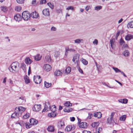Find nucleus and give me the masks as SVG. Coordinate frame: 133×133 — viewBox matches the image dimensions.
Returning a JSON list of instances; mask_svg holds the SVG:
<instances>
[{"mask_svg":"<svg viewBox=\"0 0 133 133\" xmlns=\"http://www.w3.org/2000/svg\"><path fill=\"white\" fill-rule=\"evenodd\" d=\"M74 9V7L72 6H68L66 8V10H73Z\"/></svg>","mask_w":133,"mask_h":133,"instance_id":"51","label":"nucleus"},{"mask_svg":"<svg viewBox=\"0 0 133 133\" xmlns=\"http://www.w3.org/2000/svg\"><path fill=\"white\" fill-rule=\"evenodd\" d=\"M127 26L128 28H133V21L129 22Z\"/></svg>","mask_w":133,"mask_h":133,"instance_id":"37","label":"nucleus"},{"mask_svg":"<svg viewBox=\"0 0 133 133\" xmlns=\"http://www.w3.org/2000/svg\"><path fill=\"white\" fill-rule=\"evenodd\" d=\"M71 68L70 67L68 66L67 67L65 70V72L67 74H69L71 72Z\"/></svg>","mask_w":133,"mask_h":133,"instance_id":"30","label":"nucleus"},{"mask_svg":"<svg viewBox=\"0 0 133 133\" xmlns=\"http://www.w3.org/2000/svg\"><path fill=\"white\" fill-rule=\"evenodd\" d=\"M99 124V123L98 122H94L91 124V126L92 127L98 129L97 127L98 126Z\"/></svg>","mask_w":133,"mask_h":133,"instance_id":"25","label":"nucleus"},{"mask_svg":"<svg viewBox=\"0 0 133 133\" xmlns=\"http://www.w3.org/2000/svg\"><path fill=\"white\" fill-rule=\"evenodd\" d=\"M26 109V108L23 107L19 106L17 107H16L15 110L16 112H17L18 113H20V116H21L22 113Z\"/></svg>","mask_w":133,"mask_h":133,"instance_id":"6","label":"nucleus"},{"mask_svg":"<svg viewBox=\"0 0 133 133\" xmlns=\"http://www.w3.org/2000/svg\"><path fill=\"white\" fill-rule=\"evenodd\" d=\"M89 116L88 117V119H90L91 118V116L92 115V114L91 113H89L88 114Z\"/></svg>","mask_w":133,"mask_h":133,"instance_id":"56","label":"nucleus"},{"mask_svg":"<svg viewBox=\"0 0 133 133\" xmlns=\"http://www.w3.org/2000/svg\"><path fill=\"white\" fill-rule=\"evenodd\" d=\"M125 77H127V76L122 71L120 70V72Z\"/></svg>","mask_w":133,"mask_h":133,"instance_id":"63","label":"nucleus"},{"mask_svg":"<svg viewBox=\"0 0 133 133\" xmlns=\"http://www.w3.org/2000/svg\"><path fill=\"white\" fill-rule=\"evenodd\" d=\"M14 18L16 21L19 22L21 19V16L19 14H16L14 16Z\"/></svg>","mask_w":133,"mask_h":133,"instance_id":"16","label":"nucleus"},{"mask_svg":"<svg viewBox=\"0 0 133 133\" xmlns=\"http://www.w3.org/2000/svg\"><path fill=\"white\" fill-rule=\"evenodd\" d=\"M25 0H16L17 2L19 4H23L24 3Z\"/></svg>","mask_w":133,"mask_h":133,"instance_id":"45","label":"nucleus"},{"mask_svg":"<svg viewBox=\"0 0 133 133\" xmlns=\"http://www.w3.org/2000/svg\"><path fill=\"white\" fill-rule=\"evenodd\" d=\"M120 45H123L124 47H126L128 46L127 45L125 44V42L122 38L120 40Z\"/></svg>","mask_w":133,"mask_h":133,"instance_id":"21","label":"nucleus"},{"mask_svg":"<svg viewBox=\"0 0 133 133\" xmlns=\"http://www.w3.org/2000/svg\"><path fill=\"white\" fill-rule=\"evenodd\" d=\"M64 122L61 121L58 122L57 127L58 128L61 129L64 128Z\"/></svg>","mask_w":133,"mask_h":133,"instance_id":"13","label":"nucleus"},{"mask_svg":"<svg viewBox=\"0 0 133 133\" xmlns=\"http://www.w3.org/2000/svg\"><path fill=\"white\" fill-rule=\"evenodd\" d=\"M129 52L128 50H125L123 52V54L125 56H127L129 55Z\"/></svg>","mask_w":133,"mask_h":133,"instance_id":"40","label":"nucleus"},{"mask_svg":"<svg viewBox=\"0 0 133 133\" xmlns=\"http://www.w3.org/2000/svg\"><path fill=\"white\" fill-rule=\"evenodd\" d=\"M34 18H37L39 17L38 14L36 11H34L32 12L30 14V17Z\"/></svg>","mask_w":133,"mask_h":133,"instance_id":"9","label":"nucleus"},{"mask_svg":"<svg viewBox=\"0 0 133 133\" xmlns=\"http://www.w3.org/2000/svg\"><path fill=\"white\" fill-rule=\"evenodd\" d=\"M1 10L4 12H6L7 10V8L5 7L2 6L1 7Z\"/></svg>","mask_w":133,"mask_h":133,"instance_id":"46","label":"nucleus"},{"mask_svg":"<svg viewBox=\"0 0 133 133\" xmlns=\"http://www.w3.org/2000/svg\"><path fill=\"white\" fill-rule=\"evenodd\" d=\"M78 66H77V68L78 69V71L79 72L81 73V74L83 73V70L81 69L78 66V65H77Z\"/></svg>","mask_w":133,"mask_h":133,"instance_id":"50","label":"nucleus"},{"mask_svg":"<svg viewBox=\"0 0 133 133\" xmlns=\"http://www.w3.org/2000/svg\"><path fill=\"white\" fill-rule=\"evenodd\" d=\"M47 130L49 132H53L55 131L54 127L53 126L50 125L48 127Z\"/></svg>","mask_w":133,"mask_h":133,"instance_id":"20","label":"nucleus"},{"mask_svg":"<svg viewBox=\"0 0 133 133\" xmlns=\"http://www.w3.org/2000/svg\"><path fill=\"white\" fill-rule=\"evenodd\" d=\"M43 14L45 16H49L50 15V12L49 10L48 9H45L43 10Z\"/></svg>","mask_w":133,"mask_h":133,"instance_id":"14","label":"nucleus"},{"mask_svg":"<svg viewBox=\"0 0 133 133\" xmlns=\"http://www.w3.org/2000/svg\"><path fill=\"white\" fill-rule=\"evenodd\" d=\"M34 80L36 83L38 84L41 82L42 79L40 76L36 75L34 76Z\"/></svg>","mask_w":133,"mask_h":133,"instance_id":"4","label":"nucleus"},{"mask_svg":"<svg viewBox=\"0 0 133 133\" xmlns=\"http://www.w3.org/2000/svg\"><path fill=\"white\" fill-rule=\"evenodd\" d=\"M80 55L78 54H77L74 55L72 59V61L75 64L77 63V65H78V62L79 61Z\"/></svg>","mask_w":133,"mask_h":133,"instance_id":"3","label":"nucleus"},{"mask_svg":"<svg viewBox=\"0 0 133 133\" xmlns=\"http://www.w3.org/2000/svg\"><path fill=\"white\" fill-rule=\"evenodd\" d=\"M72 110L73 109L72 108L70 107H66L64 108L63 110L65 112L69 113L71 112Z\"/></svg>","mask_w":133,"mask_h":133,"instance_id":"17","label":"nucleus"},{"mask_svg":"<svg viewBox=\"0 0 133 133\" xmlns=\"http://www.w3.org/2000/svg\"><path fill=\"white\" fill-rule=\"evenodd\" d=\"M125 77H127V76L122 71L120 70V72Z\"/></svg>","mask_w":133,"mask_h":133,"instance_id":"64","label":"nucleus"},{"mask_svg":"<svg viewBox=\"0 0 133 133\" xmlns=\"http://www.w3.org/2000/svg\"><path fill=\"white\" fill-rule=\"evenodd\" d=\"M21 9V7L19 6H16L15 8V10L19 12Z\"/></svg>","mask_w":133,"mask_h":133,"instance_id":"42","label":"nucleus"},{"mask_svg":"<svg viewBox=\"0 0 133 133\" xmlns=\"http://www.w3.org/2000/svg\"><path fill=\"white\" fill-rule=\"evenodd\" d=\"M102 6H97L95 7V9L97 11H98L100 9H101L102 8Z\"/></svg>","mask_w":133,"mask_h":133,"instance_id":"48","label":"nucleus"},{"mask_svg":"<svg viewBox=\"0 0 133 133\" xmlns=\"http://www.w3.org/2000/svg\"><path fill=\"white\" fill-rule=\"evenodd\" d=\"M50 108V110L52 112H55L56 111V106L55 105H52Z\"/></svg>","mask_w":133,"mask_h":133,"instance_id":"34","label":"nucleus"},{"mask_svg":"<svg viewBox=\"0 0 133 133\" xmlns=\"http://www.w3.org/2000/svg\"><path fill=\"white\" fill-rule=\"evenodd\" d=\"M126 115H124L120 117L119 119L121 121H124L126 118Z\"/></svg>","mask_w":133,"mask_h":133,"instance_id":"36","label":"nucleus"},{"mask_svg":"<svg viewBox=\"0 0 133 133\" xmlns=\"http://www.w3.org/2000/svg\"><path fill=\"white\" fill-rule=\"evenodd\" d=\"M31 67H29V69H28V74L29 75H30L31 73Z\"/></svg>","mask_w":133,"mask_h":133,"instance_id":"59","label":"nucleus"},{"mask_svg":"<svg viewBox=\"0 0 133 133\" xmlns=\"http://www.w3.org/2000/svg\"><path fill=\"white\" fill-rule=\"evenodd\" d=\"M64 105L66 107H70L72 106V104L69 102H66L64 104Z\"/></svg>","mask_w":133,"mask_h":133,"instance_id":"31","label":"nucleus"},{"mask_svg":"<svg viewBox=\"0 0 133 133\" xmlns=\"http://www.w3.org/2000/svg\"><path fill=\"white\" fill-rule=\"evenodd\" d=\"M43 68L45 71L48 72L51 69V67L49 64H46L44 65Z\"/></svg>","mask_w":133,"mask_h":133,"instance_id":"10","label":"nucleus"},{"mask_svg":"<svg viewBox=\"0 0 133 133\" xmlns=\"http://www.w3.org/2000/svg\"><path fill=\"white\" fill-rule=\"evenodd\" d=\"M102 130V128L100 127H99L98 129H96V132H94V133H100L101 132Z\"/></svg>","mask_w":133,"mask_h":133,"instance_id":"43","label":"nucleus"},{"mask_svg":"<svg viewBox=\"0 0 133 133\" xmlns=\"http://www.w3.org/2000/svg\"><path fill=\"white\" fill-rule=\"evenodd\" d=\"M22 17L24 21H27L30 18V14L27 11H24L22 13Z\"/></svg>","mask_w":133,"mask_h":133,"instance_id":"2","label":"nucleus"},{"mask_svg":"<svg viewBox=\"0 0 133 133\" xmlns=\"http://www.w3.org/2000/svg\"><path fill=\"white\" fill-rule=\"evenodd\" d=\"M48 116L50 118L54 117L56 116V114L55 112H52L51 113L48 114Z\"/></svg>","mask_w":133,"mask_h":133,"instance_id":"28","label":"nucleus"},{"mask_svg":"<svg viewBox=\"0 0 133 133\" xmlns=\"http://www.w3.org/2000/svg\"><path fill=\"white\" fill-rule=\"evenodd\" d=\"M70 119L71 121H74L75 120V118L74 117H70Z\"/></svg>","mask_w":133,"mask_h":133,"instance_id":"60","label":"nucleus"},{"mask_svg":"<svg viewBox=\"0 0 133 133\" xmlns=\"http://www.w3.org/2000/svg\"><path fill=\"white\" fill-rule=\"evenodd\" d=\"M68 51L73 52L75 51V50L74 49L68 48L66 49L65 54V55L67 54V53H66L68 52Z\"/></svg>","mask_w":133,"mask_h":133,"instance_id":"29","label":"nucleus"},{"mask_svg":"<svg viewBox=\"0 0 133 133\" xmlns=\"http://www.w3.org/2000/svg\"><path fill=\"white\" fill-rule=\"evenodd\" d=\"M48 6L51 9H52L54 8L53 5L51 4V3H47Z\"/></svg>","mask_w":133,"mask_h":133,"instance_id":"49","label":"nucleus"},{"mask_svg":"<svg viewBox=\"0 0 133 133\" xmlns=\"http://www.w3.org/2000/svg\"><path fill=\"white\" fill-rule=\"evenodd\" d=\"M19 66V63L17 62L12 63L10 66L9 67L10 71L13 73H16L17 72V69Z\"/></svg>","mask_w":133,"mask_h":133,"instance_id":"1","label":"nucleus"},{"mask_svg":"<svg viewBox=\"0 0 133 133\" xmlns=\"http://www.w3.org/2000/svg\"><path fill=\"white\" fill-rule=\"evenodd\" d=\"M115 114V112H112L111 113L110 117L108 118L107 119L108 123L109 124H111L112 123L113 121L114 122H115V121L113 119V117Z\"/></svg>","mask_w":133,"mask_h":133,"instance_id":"5","label":"nucleus"},{"mask_svg":"<svg viewBox=\"0 0 133 133\" xmlns=\"http://www.w3.org/2000/svg\"><path fill=\"white\" fill-rule=\"evenodd\" d=\"M59 55V52L58 51H56L55 52L54 56L56 58Z\"/></svg>","mask_w":133,"mask_h":133,"instance_id":"47","label":"nucleus"},{"mask_svg":"<svg viewBox=\"0 0 133 133\" xmlns=\"http://www.w3.org/2000/svg\"><path fill=\"white\" fill-rule=\"evenodd\" d=\"M51 30L52 31H55L56 30V28L55 27L53 26L51 28Z\"/></svg>","mask_w":133,"mask_h":133,"instance_id":"57","label":"nucleus"},{"mask_svg":"<svg viewBox=\"0 0 133 133\" xmlns=\"http://www.w3.org/2000/svg\"><path fill=\"white\" fill-rule=\"evenodd\" d=\"M123 103L126 104L128 102V100L126 99H123Z\"/></svg>","mask_w":133,"mask_h":133,"instance_id":"58","label":"nucleus"},{"mask_svg":"<svg viewBox=\"0 0 133 133\" xmlns=\"http://www.w3.org/2000/svg\"><path fill=\"white\" fill-rule=\"evenodd\" d=\"M74 41L75 43L79 44L81 43H82L83 42V40L82 39H78L75 40Z\"/></svg>","mask_w":133,"mask_h":133,"instance_id":"24","label":"nucleus"},{"mask_svg":"<svg viewBox=\"0 0 133 133\" xmlns=\"http://www.w3.org/2000/svg\"><path fill=\"white\" fill-rule=\"evenodd\" d=\"M98 114H100V112H97L94 115V117H97L98 118H99V117L98 116Z\"/></svg>","mask_w":133,"mask_h":133,"instance_id":"53","label":"nucleus"},{"mask_svg":"<svg viewBox=\"0 0 133 133\" xmlns=\"http://www.w3.org/2000/svg\"><path fill=\"white\" fill-rule=\"evenodd\" d=\"M46 2V0H41L40 2V4H42Z\"/></svg>","mask_w":133,"mask_h":133,"instance_id":"55","label":"nucleus"},{"mask_svg":"<svg viewBox=\"0 0 133 133\" xmlns=\"http://www.w3.org/2000/svg\"><path fill=\"white\" fill-rule=\"evenodd\" d=\"M20 113H18V112L15 110V112L11 116L12 118H16L20 116Z\"/></svg>","mask_w":133,"mask_h":133,"instance_id":"15","label":"nucleus"},{"mask_svg":"<svg viewBox=\"0 0 133 133\" xmlns=\"http://www.w3.org/2000/svg\"><path fill=\"white\" fill-rule=\"evenodd\" d=\"M81 61L82 63L85 65H87L88 64V62L85 59L83 58L81 59Z\"/></svg>","mask_w":133,"mask_h":133,"instance_id":"39","label":"nucleus"},{"mask_svg":"<svg viewBox=\"0 0 133 133\" xmlns=\"http://www.w3.org/2000/svg\"><path fill=\"white\" fill-rule=\"evenodd\" d=\"M29 122L32 125H36L38 122L37 120L34 118L30 119L29 120Z\"/></svg>","mask_w":133,"mask_h":133,"instance_id":"12","label":"nucleus"},{"mask_svg":"<svg viewBox=\"0 0 133 133\" xmlns=\"http://www.w3.org/2000/svg\"><path fill=\"white\" fill-rule=\"evenodd\" d=\"M25 82L26 84H28L30 83V81L29 78L27 75H25L24 77Z\"/></svg>","mask_w":133,"mask_h":133,"instance_id":"22","label":"nucleus"},{"mask_svg":"<svg viewBox=\"0 0 133 133\" xmlns=\"http://www.w3.org/2000/svg\"><path fill=\"white\" fill-rule=\"evenodd\" d=\"M125 77H127V76L122 71L120 70V72Z\"/></svg>","mask_w":133,"mask_h":133,"instance_id":"62","label":"nucleus"},{"mask_svg":"<svg viewBox=\"0 0 133 133\" xmlns=\"http://www.w3.org/2000/svg\"><path fill=\"white\" fill-rule=\"evenodd\" d=\"M133 38V36L130 34H128L125 37V39L127 41L130 40Z\"/></svg>","mask_w":133,"mask_h":133,"instance_id":"23","label":"nucleus"},{"mask_svg":"<svg viewBox=\"0 0 133 133\" xmlns=\"http://www.w3.org/2000/svg\"><path fill=\"white\" fill-rule=\"evenodd\" d=\"M87 126V123L85 122H82L79 123V127L81 128H86Z\"/></svg>","mask_w":133,"mask_h":133,"instance_id":"18","label":"nucleus"},{"mask_svg":"<svg viewBox=\"0 0 133 133\" xmlns=\"http://www.w3.org/2000/svg\"><path fill=\"white\" fill-rule=\"evenodd\" d=\"M32 62V61L29 57L26 58L25 59V62L27 64H30Z\"/></svg>","mask_w":133,"mask_h":133,"instance_id":"19","label":"nucleus"},{"mask_svg":"<svg viewBox=\"0 0 133 133\" xmlns=\"http://www.w3.org/2000/svg\"><path fill=\"white\" fill-rule=\"evenodd\" d=\"M98 43V41L97 39H95L93 42V43L94 44H96L97 45Z\"/></svg>","mask_w":133,"mask_h":133,"instance_id":"54","label":"nucleus"},{"mask_svg":"<svg viewBox=\"0 0 133 133\" xmlns=\"http://www.w3.org/2000/svg\"><path fill=\"white\" fill-rule=\"evenodd\" d=\"M46 60L48 62H50L51 61V57L50 55H46L45 57Z\"/></svg>","mask_w":133,"mask_h":133,"instance_id":"33","label":"nucleus"},{"mask_svg":"<svg viewBox=\"0 0 133 133\" xmlns=\"http://www.w3.org/2000/svg\"><path fill=\"white\" fill-rule=\"evenodd\" d=\"M82 133H91V132L90 131L85 130L83 131Z\"/></svg>","mask_w":133,"mask_h":133,"instance_id":"61","label":"nucleus"},{"mask_svg":"<svg viewBox=\"0 0 133 133\" xmlns=\"http://www.w3.org/2000/svg\"><path fill=\"white\" fill-rule=\"evenodd\" d=\"M112 68L113 69L115 70V72L116 73L118 72H120V70L119 69L117 68L113 67Z\"/></svg>","mask_w":133,"mask_h":133,"instance_id":"44","label":"nucleus"},{"mask_svg":"<svg viewBox=\"0 0 133 133\" xmlns=\"http://www.w3.org/2000/svg\"><path fill=\"white\" fill-rule=\"evenodd\" d=\"M25 127L27 129H29L32 126V125L29 123H26L25 124Z\"/></svg>","mask_w":133,"mask_h":133,"instance_id":"41","label":"nucleus"},{"mask_svg":"<svg viewBox=\"0 0 133 133\" xmlns=\"http://www.w3.org/2000/svg\"><path fill=\"white\" fill-rule=\"evenodd\" d=\"M41 57L42 56L39 54H38L35 56L34 58L35 60L39 61L41 59Z\"/></svg>","mask_w":133,"mask_h":133,"instance_id":"26","label":"nucleus"},{"mask_svg":"<svg viewBox=\"0 0 133 133\" xmlns=\"http://www.w3.org/2000/svg\"><path fill=\"white\" fill-rule=\"evenodd\" d=\"M55 75L57 76H61L62 73L59 70H56L54 73Z\"/></svg>","mask_w":133,"mask_h":133,"instance_id":"27","label":"nucleus"},{"mask_svg":"<svg viewBox=\"0 0 133 133\" xmlns=\"http://www.w3.org/2000/svg\"><path fill=\"white\" fill-rule=\"evenodd\" d=\"M20 99H21L22 100V103H25V99L23 97H20L19 98Z\"/></svg>","mask_w":133,"mask_h":133,"instance_id":"52","label":"nucleus"},{"mask_svg":"<svg viewBox=\"0 0 133 133\" xmlns=\"http://www.w3.org/2000/svg\"><path fill=\"white\" fill-rule=\"evenodd\" d=\"M71 130H72V127L71 125L68 126L65 129V130L67 131H70Z\"/></svg>","mask_w":133,"mask_h":133,"instance_id":"32","label":"nucleus"},{"mask_svg":"<svg viewBox=\"0 0 133 133\" xmlns=\"http://www.w3.org/2000/svg\"><path fill=\"white\" fill-rule=\"evenodd\" d=\"M50 107V104L49 102H46L45 104L44 109L43 110V112L47 111L49 110Z\"/></svg>","mask_w":133,"mask_h":133,"instance_id":"8","label":"nucleus"},{"mask_svg":"<svg viewBox=\"0 0 133 133\" xmlns=\"http://www.w3.org/2000/svg\"><path fill=\"white\" fill-rule=\"evenodd\" d=\"M30 116V114L28 113H26L23 116V118L24 119H26L28 118Z\"/></svg>","mask_w":133,"mask_h":133,"instance_id":"38","label":"nucleus"},{"mask_svg":"<svg viewBox=\"0 0 133 133\" xmlns=\"http://www.w3.org/2000/svg\"><path fill=\"white\" fill-rule=\"evenodd\" d=\"M110 46L112 49H114L116 46V43L114 39H113L110 41Z\"/></svg>","mask_w":133,"mask_h":133,"instance_id":"11","label":"nucleus"},{"mask_svg":"<svg viewBox=\"0 0 133 133\" xmlns=\"http://www.w3.org/2000/svg\"><path fill=\"white\" fill-rule=\"evenodd\" d=\"M41 109V105H35L32 108L33 110L35 111H40Z\"/></svg>","mask_w":133,"mask_h":133,"instance_id":"7","label":"nucleus"},{"mask_svg":"<svg viewBox=\"0 0 133 133\" xmlns=\"http://www.w3.org/2000/svg\"><path fill=\"white\" fill-rule=\"evenodd\" d=\"M44 84L45 87L47 88H49L51 86V83H49L46 82H44Z\"/></svg>","mask_w":133,"mask_h":133,"instance_id":"35","label":"nucleus"}]
</instances>
